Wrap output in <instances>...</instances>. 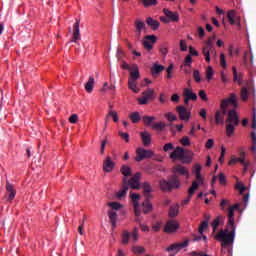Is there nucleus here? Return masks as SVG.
<instances>
[{
  "label": "nucleus",
  "instance_id": "nucleus-1",
  "mask_svg": "<svg viewBox=\"0 0 256 256\" xmlns=\"http://www.w3.org/2000/svg\"><path fill=\"white\" fill-rule=\"evenodd\" d=\"M235 231H237V226H235V210L234 208L228 207V224L225 230L221 229L215 236L217 241H221L222 247H227L233 245L235 241Z\"/></svg>",
  "mask_w": 256,
  "mask_h": 256
},
{
  "label": "nucleus",
  "instance_id": "nucleus-2",
  "mask_svg": "<svg viewBox=\"0 0 256 256\" xmlns=\"http://www.w3.org/2000/svg\"><path fill=\"white\" fill-rule=\"evenodd\" d=\"M173 175L168 178L160 180L159 185L161 191H173V189H179L181 187V181H179V176L187 177L189 179V170L181 164H176L172 168Z\"/></svg>",
  "mask_w": 256,
  "mask_h": 256
},
{
  "label": "nucleus",
  "instance_id": "nucleus-3",
  "mask_svg": "<svg viewBox=\"0 0 256 256\" xmlns=\"http://www.w3.org/2000/svg\"><path fill=\"white\" fill-rule=\"evenodd\" d=\"M226 135L227 137H233L235 133V127H239V114L236 109H229L226 117Z\"/></svg>",
  "mask_w": 256,
  "mask_h": 256
},
{
  "label": "nucleus",
  "instance_id": "nucleus-4",
  "mask_svg": "<svg viewBox=\"0 0 256 256\" xmlns=\"http://www.w3.org/2000/svg\"><path fill=\"white\" fill-rule=\"evenodd\" d=\"M215 37V35L213 37H209L202 49V54L204 55L207 63H211V54L214 55V57L217 56V51H215V46L213 45V43H215Z\"/></svg>",
  "mask_w": 256,
  "mask_h": 256
},
{
  "label": "nucleus",
  "instance_id": "nucleus-5",
  "mask_svg": "<svg viewBox=\"0 0 256 256\" xmlns=\"http://www.w3.org/2000/svg\"><path fill=\"white\" fill-rule=\"evenodd\" d=\"M153 155H155V152H153V150H147L143 147H140L136 150L135 161H137V163H140V161H143L144 159H151Z\"/></svg>",
  "mask_w": 256,
  "mask_h": 256
},
{
  "label": "nucleus",
  "instance_id": "nucleus-6",
  "mask_svg": "<svg viewBox=\"0 0 256 256\" xmlns=\"http://www.w3.org/2000/svg\"><path fill=\"white\" fill-rule=\"evenodd\" d=\"M227 105V102L222 101L220 104V110H217L215 113V121H216V125H219V123H221V125H223V123H225V115H227V109L225 108Z\"/></svg>",
  "mask_w": 256,
  "mask_h": 256
},
{
  "label": "nucleus",
  "instance_id": "nucleus-7",
  "mask_svg": "<svg viewBox=\"0 0 256 256\" xmlns=\"http://www.w3.org/2000/svg\"><path fill=\"white\" fill-rule=\"evenodd\" d=\"M130 198L132 199V203L134 205V213L137 217L136 221L139 223V217L141 215V210H139V200L141 199V195L131 192Z\"/></svg>",
  "mask_w": 256,
  "mask_h": 256
},
{
  "label": "nucleus",
  "instance_id": "nucleus-8",
  "mask_svg": "<svg viewBox=\"0 0 256 256\" xmlns=\"http://www.w3.org/2000/svg\"><path fill=\"white\" fill-rule=\"evenodd\" d=\"M141 181V173L137 172L130 180H127L128 188L131 187V189H141V184L139 183Z\"/></svg>",
  "mask_w": 256,
  "mask_h": 256
},
{
  "label": "nucleus",
  "instance_id": "nucleus-9",
  "mask_svg": "<svg viewBox=\"0 0 256 256\" xmlns=\"http://www.w3.org/2000/svg\"><path fill=\"white\" fill-rule=\"evenodd\" d=\"M156 42L157 37L155 35H147L142 41L144 49H146V51H151V49H153V45H155Z\"/></svg>",
  "mask_w": 256,
  "mask_h": 256
},
{
  "label": "nucleus",
  "instance_id": "nucleus-10",
  "mask_svg": "<svg viewBox=\"0 0 256 256\" xmlns=\"http://www.w3.org/2000/svg\"><path fill=\"white\" fill-rule=\"evenodd\" d=\"M176 111L181 119V121H189L191 119V112H188V110L185 108V106L180 105L176 107Z\"/></svg>",
  "mask_w": 256,
  "mask_h": 256
},
{
  "label": "nucleus",
  "instance_id": "nucleus-11",
  "mask_svg": "<svg viewBox=\"0 0 256 256\" xmlns=\"http://www.w3.org/2000/svg\"><path fill=\"white\" fill-rule=\"evenodd\" d=\"M198 189H199V183L197 182V180H195L192 182L191 187L188 189V198L182 202V205H187L189 201H191V197L195 195V191H197Z\"/></svg>",
  "mask_w": 256,
  "mask_h": 256
},
{
  "label": "nucleus",
  "instance_id": "nucleus-12",
  "mask_svg": "<svg viewBox=\"0 0 256 256\" xmlns=\"http://www.w3.org/2000/svg\"><path fill=\"white\" fill-rule=\"evenodd\" d=\"M222 101L226 102V106L225 109H227L229 111V105H232V109H237V107H239V103L237 101V95H235V93H231L230 97L227 99H224Z\"/></svg>",
  "mask_w": 256,
  "mask_h": 256
},
{
  "label": "nucleus",
  "instance_id": "nucleus-13",
  "mask_svg": "<svg viewBox=\"0 0 256 256\" xmlns=\"http://www.w3.org/2000/svg\"><path fill=\"white\" fill-rule=\"evenodd\" d=\"M178 229L179 223L177 220H169L164 227L165 233H175Z\"/></svg>",
  "mask_w": 256,
  "mask_h": 256
},
{
  "label": "nucleus",
  "instance_id": "nucleus-14",
  "mask_svg": "<svg viewBox=\"0 0 256 256\" xmlns=\"http://www.w3.org/2000/svg\"><path fill=\"white\" fill-rule=\"evenodd\" d=\"M185 247H189V240H185L182 243L172 244L170 247L166 249V251H176V253H179V251L181 249H185Z\"/></svg>",
  "mask_w": 256,
  "mask_h": 256
},
{
  "label": "nucleus",
  "instance_id": "nucleus-15",
  "mask_svg": "<svg viewBox=\"0 0 256 256\" xmlns=\"http://www.w3.org/2000/svg\"><path fill=\"white\" fill-rule=\"evenodd\" d=\"M114 168H115V162L111 160L110 156H107L103 163V169L105 173H111V171H113Z\"/></svg>",
  "mask_w": 256,
  "mask_h": 256
},
{
  "label": "nucleus",
  "instance_id": "nucleus-16",
  "mask_svg": "<svg viewBox=\"0 0 256 256\" xmlns=\"http://www.w3.org/2000/svg\"><path fill=\"white\" fill-rule=\"evenodd\" d=\"M6 191L8 193V201L11 203L15 199V195H17V191L9 181L6 182Z\"/></svg>",
  "mask_w": 256,
  "mask_h": 256
},
{
  "label": "nucleus",
  "instance_id": "nucleus-17",
  "mask_svg": "<svg viewBox=\"0 0 256 256\" xmlns=\"http://www.w3.org/2000/svg\"><path fill=\"white\" fill-rule=\"evenodd\" d=\"M163 13L164 15L168 18V21H173V22H177L179 21V13L177 12H173L167 8L163 9Z\"/></svg>",
  "mask_w": 256,
  "mask_h": 256
},
{
  "label": "nucleus",
  "instance_id": "nucleus-18",
  "mask_svg": "<svg viewBox=\"0 0 256 256\" xmlns=\"http://www.w3.org/2000/svg\"><path fill=\"white\" fill-rule=\"evenodd\" d=\"M140 137L142 139V144L144 145V147L151 146V134L149 132H140Z\"/></svg>",
  "mask_w": 256,
  "mask_h": 256
},
{
  "label": "nucleus",
  "instance_id": "nucleus-19",
  "mask_svg": "<svg viewBox=\"0 0 256 256\" xmlns=\"http://www.w3.org/2000/svg\"><path fill=\"white\" fill-rule=\"evenodd\" d=\"M181 163L189 164L193 161V151L191 150H184L181 158Z\"/></svg>",
  "mask_w": 256,
  "mask_h": 256
},
{
  "label": "nucleus",
  "instance_id": "nucleus-20",
  "mask_svg": "<svg viewBox=\"0 0 256 256\" xmlns=\"http://www.w3.org/2000/svg\"><path fill=\"white\" fill-rule=\"evenodd\" d=\"M142 189L145 199H151V193H153V188L151 187V184L149 182H144Z\"/></svg>",
  "mask_w": 256,
  "mask_h": 256
},
{
  "label": "nucleus",
  "instance_id": "nucleus-21",
  "mask_svg": "<svg viewBox=\"0 0 256 256\" xmlns=\"http://www.w3.org/2000/svg\"><path fill=\"white\" fill-rule=\"evenodd\" d=\"M128 191H129V184H127V178H123V186L121 190L117 192L118 199H122V197H125Z\"/></svg>",
  "mask_w": 256,
  "mask_h": 256
},
{
  "label": "nucleus",
  "instance_id": "nucleus-22",
  "mask_svg": "<svg viewBox=\"0 0 256 256\" xmlns=\"http://www.w3.org/2000/svg\"><path fill=\"white\" fill-rule=\"evenodd\" d=\"M185 149H183L181 146H178L175 148V150L170 154V159H182L183 157V152Z\"/></svg>",
  "mask_w": 256,
  "mask_h": 256
},
{
  "label": "nucleus",
  "instance_id": "nucleus-23",
  "mask_svg": "<svg viewBox=\"0 0 256 256\" xmlns=\"http://www.w3.org/2000/svg\"><path fill=\"white\" fill-rule=\"evenodd\" d=\"M182 96L186 97L190 101H197V94L189 88H184Z\"/></svg>",
  "mask_w": 256,
  "mask_h": 256
},
{
  "label": "nucleus",
  "instance_id": "nucleus-24",
  "mask_svg": "<svg viewBox=\"0 0 256 256\" xmlns=\"http://www.w3.org/2000/svg\"><path fill=\"white\" fill-rule=\"evenodd\" d=\"M223 223H225L224 216L219 215L216 219H214L211 223L213 233H215V231H217V227H219V225H223Z\"/></svg>",
  "mask_w": 256,
  "mask_h": 256
},
{
  "label": "nucleus",
  "instance_id": "nucleus-25",
  "mask_svg": "<svg viewBox=\"0 0 256 256\" xmlns=\"http://www.w3.org/2000/svg\"><path fill=\"white\" fill-rule=\"evenodd\" d=\"M139 77H141V75L139 74V66H137V64H133L132 70H130V78L129 79L137 81V79H139Z\"/></svg>",
  "mask_w": 256,
  "mask_h": 256
},
{
  "label": "nucleus",
  "instance_id": "nucleus-26",
  "mask_svg": "<svg viewBox=\"0 0 256 256\" xmlns=\"http://www.w3.org/2000/svg\"><path fill=\"white\" fill-rule=\"evenodd\" d=\"M164 70H165V66L159 65V64H154L151 67L152 77H158L159 73L163 72Z\"/></svg>",
  "mask_w": 256,
  "mask_h": 256
},
{
  "label": "nucleus",
  "instance_id": "nucleus-27",
  "mask_svg": "<svg viewBox=\"0 0 256 256\" xmlns=\"http://www.w3.org/2000/svg\"><path fill=\"white\" fill-rule=\"evenodd\" d=\"M146 23L147 25H149L150 29H152L153 31H157V29H159V27L161 26V23H159V21L154 20L151 17H148L146 19Z\"/></svg>",
  "mask_w": 256,
  "mask_h": 256
},
{
  "label": "nucleus",
  "instance_id": "nucleus-28",
  "mask_svg": "<svg viewBox=\"0 0 256 256\" xmlns=\"http://www.w3.org/2000/svg\"><path fill=\"white\" fill-rule=\"evenodd\" d=\"M80 39H81V34L79 33V21H77L74 24L72 41L74 43H77Z\"/></svg>",
  "mask_w": 256,
  "mask_h": 256
},
{
  "label": "nucleus",
  "instance_id": "nucleus-29",
  "mask_svg": "<svg viewBox=\"0 0 256 256\" xmlns=\"http://www.w3.org/2000/svg\"><path fill=\"white\" fill-rule=\"evenodd\" d=\"M95 86V78L90 76L88 82L85 83V90L87 93H93V87Z\"/></svg>",
  "mask_w": 256,
  "mask_h": 256
},
{
  "label": "nucleus",
  "instance_id": "nucleus-30",
  "mask_svg": "<svg viewBox=\"0 0 256 256\" xmlns=\"http://www.w3.org/2000/svg\"><path fill=\"white\" fill-rule=\"evenodd\" d=\"M108 216L110 219V223H112V229H115L117 227V212L114 210L108 211Z\"/></svg>",
  "mask_w": 256,
  "mask_h": 256
},
{
  "label": "nucleus",
  "instance_id": "nucleus-31",
  "mask_svg": "<svg viewBox=\"0 0 256 256\" xmlns=\"http://www.w3.org/2000/svg\"><path fill=\"white\" fill-rule=\"evenodd\" d=\"M220 207L222 211H225V207H229L230 209H234V211H237L239 209V204H235L234 206H231L227 200L223 199L220 203Z\"/></svg>",
  "mask_w": 256,
  "mask_h": 256
},
{
  "label": "nucleus",
  "instance_id": "nucleus-32",
  "mask_svg": "<svg viewBox=\"0 0 256 256\" xmlns=\"http://www.w3.org/2000/svg\"><path fill=\"white\" fill-rule=\"evenodd\" d=\"M227 18L230 25H235V20L237 19V12H235V10L228 11Z\"/></svg>",
  "mask_w": 256,
  "mask_h": 256
},
{
  "label": "nucleus",
  "instance_id": "nucleus-33",
  "mask_svg": "<svg viewBox=\"0 0 256 256\" xmlns=\"http://www.w3.org/2000/svg\"><path fill=\"white\" fill-rule=\"evenodd\" d=\"M151 198H145V200L143 201L142 205L144 207V213H149V211H151V209H153V204H151V201L149 200Z\"/></svg>",
  "mask_w": 256,
  "mask_h": 256
},
{
  "label": "nucleus",
  "instance_id": "nucleus-34",
  "mask_svg": "<svg viewBox=\"0 0 256 256\" xmlns=\"http://www.w3.org/2000/svg\"><path fill=\"white\" fill-rule=\"evenodd\" d=\"M166 127H167V124L165 122H157L152 125V129L154 131H159V132L164 131Z\"/></svg>",
  "mask_w": 256,
  "mask_h": 256
},
{
  "label": "nucleus",
  "instance_id": "nucleus-35",
  "mask_svg": "<svg viewBox=\"0 0 256 256\" xmlns=\"http://www.w3.org/2000/svg\"><path fill=\"white\" fill-rule=\"evenodd\" d=\"M120 172L122 175H124V179H127V177H131V167L127 165H122L120 168Z\"/></svg>",
  "mask_w": 256,
  "mask_h": 256
},
{
  "label": "nucleus",
  "instance_id": "nucleus-36",
  "mask_svg": "<svg viewBox=\"0 0 256 256\" xmlns=\"http://www.w3.org/2000/svg\"><path fill=\"white\" fill-rule=\"evenodd\" d=\"M128 87L133 91L134 93H139V88H137V80L128 79Z\"/></svg>",
  "mask_w": 256,
  "mask_h": 256
},
{
  "label": "nucleus",
  "instance_id": "nucleus-37",
  "mask_svg": "<svg viewBox=\"0 0 256 256\" xmlns=\"http://www.w3.org/2000/svg\"><path fill=\"white\" fill-rule=\"evenodd\" d=\"M169 217H177L179 215V205L171 206L168 212Z\"/></svg>",
  "mask_w": 256,
  "mask_h": 256
},
{
  "label": "nucleus",
  "instance_id": "nucleus-38",
  "mask_svg": "<svg viewBox=\"0 0 256 256\" xmlns=\"http://www.w3.org/2000/svg\"><path fill=\"white\" fill-rule=\"evenodd\" d=\"M129 119L132 121V123L137 124L139 123V121H141V115L139 114V112H132L129 115Z\"/></svg>",
  "mask_w": 256,
  "mask_h": 256
},
{
  "label": "nucleus",
  "instance_id": "nucleus-39",
  "mask_svg": "<svg viewBox=\"0 0 256 256\" xmlns=\"http://www.w3.org/2000/svg\"><path fill=\"white\" fill-rule=\"evenodd\" d=\"M143 96L147 97V99H155V90L148 88L142 93Z\"/></svg>",
  "mask_w": 256,
  "mask_h": 256
},
{
  "label": "nucleus",
  "instance_id": "nucleus-40",
  "mask_svg": "<svg viewBox=\"0 0 256 256\" xmlns=\"http://www.w3.org/2000/svg\"><path fill=\"white\" fill-rule=\"evenodd\" d=\"M240 97L242 101H247V99H249V90H247L246 87H242L240 91Z\"/></svg>",
  "mask_w": 256,
  "mask_h": 256
},
{
  "label": "nucleus",
  "instance_id": "nucleus-41",
  "mask_svg": "<svg viewBox=\"0 0 256 256\" xmlns=\"http://www.w3.org/2000/svg\"><path fill=\"white\" fill-rule=\"evenodd\" d=\"M109 117H112L115 123L119 121V116H117L116 112L110 110L106 118V123H105L106 126H107V122L109 121Z\"/></svg>",
  "mask_w": 256,
  "mask_h": 256
},
{
  "label": "nucleus",
  "instance_id": "nucleus-42",
  "mask_svg": "<svg viewBox=\"0 0 256 256\" xmlns=\"http://www.w3.org/2000/svg\"><path fill=\"white\" fill-rule=\"evenodd\" d=\"M134 26L136 28V31H143L145 30V22L141 20H136L134 23Z\"/></svg>",
  "mask_w": 256,
  "mask_h": 256
},
{
  "label": "nucleus",
  "instance_id": "nucleus-43",
  "mask_svg": "<svg viewBox=\"0 0 256 256\" xmlns=\"http://www.w3.org/2000/svg\"><path fill=\"white\" fill-rule=\"evenodd\" d=\"M132 251L134 255H143V253H145V248H143V246H134Z\"/></svg>",
  "mask_w": 256,
  "mask_h": 256
},
{
  "label": "nucleus",
  "instance_id": "nucleus-44",
  "mask_svg": "<svg viewBox=\"0 0 256 256\" xmlns=\"http://www.w3.org/2000/svg\"><path fill=\"white\" fill-rule=\"evenodd\" d=\"M142 3L144 7H155L157 3H159L157 0H142Z\"/></svg>",
  "mask_w": 256,
  "mask_h": 256
},
{
  "label": "nucleus",
  "instance_id": "nucleus-45",
  "mask_svg": "<svg viewBox=\"0 0 256 256\" xmlns=\"http://www.w3.org/2000/svg\"><path fill=\"white\" fill-rule=\"evenodd\" d=\"M142 121L145 123V125H147L149 127L151 125V123H153V121H155V117L154 116H143Z\"/></svg>",
  "mask_w": 256,
  "mask_h": 256
},
{
  "label": "nucleus",
  "instance_id": "nucleus-46",
  "mask_svg": "<svg viewBox=\"0 0 256 256\" xmlns=\"http://www.w3.org/2000/svg\"><path fill=\"white\" fill-rule=\"evenodd\" d=\"M164 117L170 122L173 123V121H177V116L173 114V112H169L164 114Z\"/></svg>",
  "mask_w": 256,
  "mask_h": 256
},
{
  "label": "nucleus",
  "instance_id": "nucleus-47",
  "mask_svg": "<svg viewBox=\"0 0 256 256\" xmlns=\"http://www.w3.org/2000/svg\"><path fill=\"white\" fill-rule=\"evenodd\" d=\"M131 238V234L127 231H124L123 232V235H122V243L123 245H127V243H129V239Z\"/></svg>",
  "mask_w": 256,
  "mask_h": 256
},
{
  "label": "nucleus",
  "instance_id": "nucleus-48",
  "mask_svg": "<svg viewBox=\"0 0 256 256\" xmlns=\"http://www.w3.org/2000/svg\"><path fill=\"white\" fill-rule=\"evenodd\" d=\"M234 81H238L239 85H241V74H237V68L235 66L232 67Z\"/></svg>",
  "mask_w": 256,
  "mask_h": 256
},
{
  "label": "nucleus",
  "instance_id": "nucleus-49",
  "mask_svg": "<svg viewBox=\"0 0 256 256\" xmlns=\"http://www.w3.org/2000/svg\"><path fill=\"white\" fill-rule=\"evenodd\" d=\"M209 227V222L207 221H203L201 222L200 226H199V233L200 235H203V232L205 231V229H207Z\"/></svg>",
  "mask_w": 256,
  "mask_h": 256
},
{
  "label": "nucleus",
  "instance_id": "nucleus-50",
  "mask_svg": "<svg viewBox=\"0 0 256 256\" xmlns=\"http://www.w3.org/2000/svg\"><path fill=\"white\" fill-rule=\"evenodd\" d=\"M180 143L184 147H189V145H191V140H189V136H184L181 138Z\"/></svg>",
  "mask_w": 256,
  "mask_h": 256
},
{
  "label": "nucleus",
  "instance_id": "nucleus-51",
  "mask_svg": "<svg viewBox=\"0 0 256 256\" xmlns=\"http://www.w3.org/2000/svg\"><path fill=\"white\" fill-rule=\"evenodd\" d=\"M206 79L207 81H211L213 79V67L209 66L206 70Z\"/></svg>",
  "mask_w": 256,
  "mask_h": 256
},
{
  "label": "nucleus",
  "instance_id": "nucleus-52",
  "mask_svg": "<svg viewBox=\"0 0 256 256\" xmlns=\"http://www.w3.org/2000/svg\"><path fill=\"white\" fill-rule=\"evenodd\" d=\"M218 181H219L220 185H226L227 178L225 177V174H223V172H220V174L218 176Z\"/></svg>",
  "mask_w": 256,
  "mask_h": 256
},
{
  "label": "nucleus",
  "instance_id": "nucleus-53",
  "mask_svg": "<svg viewBox=\"0 0 256 256\" xmlns=\"http://www.w3.org/2000/svg\"><path fill=\"white\" fill-rule=\"evenodd\" d=\"M108 205L115 211H119V209L121 208V203H119V202H110V203H108Z\"/></svg>",
  "mask_w": 256,
  "mask_h": 256
},
{
  "label": "nucleus",
  "instance_id": "nucleus-54",
  "mask_svg": "<svg viewBox=\"0 0 256 256\" xmlns=\"http://www.w3.org/2000/svg\"><path fill=\"white\" fill-rule=\"evenodd\" d=\"M193 78L196 81V83H201V73H199V70H194Z\"/></svg>",
  "mask_w": 256,
  "mask_h": 256
},
{
  "label": "nucleus",
  "instance_id": "nucleus-55",
  "mask_svg": "<svg viewBox=\"0 0 256 256\" xmlns=\"http://www.w3.org/2000/svg\"><path fill=\"white\" fill-rule=\"evenodd\" d=\"M191 63H193V58L191 57V55H187L184 59V65L186 67H191Z\"/></svg>",
  "mask_w": 256,
  "mask_h": 256
},
{
  "label": "nucleus",
  "instance_id": "nucleus-56",
  "mask_svg": "<svg viewBox=\"0 0 256 256\" xmlns=\"http://www.w3.org/2000/svg\"><path fill=\"white\" fill-rule=\"evenodd\" d=\"M118 135H119V137L124 139L126 141V143H129V133L119 131Z\"/></svg>",
  "mask_w": 256,
  "mask_h": 256
},
{
  "label": "nucleus",
  "instance_id": "nucleus-57",
  "mask_svg": "<svg viewBox=\"0 0 256 256\" xmlns=\"http://www.w3.org/2000/svg\"><path fill=\"white\" fill-rule=\"evenodd\" d=\"M220 65L223 67V69L227 68V62L225 61V54H220Z\"/></svg>",
  "mask_w": 256,
  "mask_h": 256
},
{
  "label": "nucleus",
  "instance_id": "nucleus-58",
  "mask_svg": "<svg viewBox=\"0 0 256 256\" xmlns=\"http://www.w3.org/2000/svg\"><path fill=\"white\" fill-rule=\"evenodd\" d=\"M214 145H215V140L210 138L207 140L205 147H206V149H213Z\"/></svg>",
  "mask_w": 256,
  "mask_h": 256
},
{
  "label": "nucleus",
  "instance_id": "nucleus-59",
  "mask_svg": "<svg viewBox=\"0 0 256 256\" xmlns=\"http://www.w3.org/2000/svg\"><path fill=\"white\" fill-rule=\"evenodd\" d=\"M249 59V52L245 51L243 55V64L245 67H249V62L247 61Z\"/></svg>",
  "mask_w": 256,
  "mask_h": 256
},
{
  "label": "nucleus",
  "instance_id": "nucleus-60",
  "mask_svg": "<svg viewBox=\"0 0 256 256\" xmlns=\"http://www.w3.org/2000/svg\"><path fill=\"white\" fill-rule=\"evenodd\" d=\"M164 151H173V149H175V146L173 145V143H167L164 145L163 147Z\"/></svg>",
  "mask_w": 256,
  "mask_h": 256
},
{
  "label": "nucleus",
  "instance_id": "nucleus-61",
  "mask_svg": "<svg viewBox=\"0 0 256 256\" xmlns=\"http://www.w3.org/2000/svg\"><path fill=\"white\" fill-rule=\"evenodd\" d=\"M79 119V116H77V114H72L69 118V122L72 123L73 125H75V123H77Z\"/></svg>",
  "mask_w": 256,
  "mask_h": 256
},
{
  "label": "nucleus",
  "instance_id": "nucleus-62",
  "mask_svg": "<svg viewBox=\"0 0 256 256\" xmlns=\"http://www.w3.org/2000/svg\"><path fill=\"white\" fill-rule=\"evenodd\" d=\"M180 99L181 97L179 96V94H173L170 98V101H172V103H179Z\"/></svg>",
  "mask_w": 256,
  "mask_h": 256
},
{
  "label": "nucleus",
  "instance_id": "nucleus-63",
  "mask_svg": "<svg viewBox=\"0 0 256 256\" xmlns=\"http://www.w3.org/2000/svg\"><path fill=\"white\" fill-rule=\"evenodd\" d=\"M236 189H239L240 193H245V186H243V183L237 182L236 183Z\"/></svg>",
  "mask_w": 256,
  "mask_h": 256
},
{
  "label": "nucleus",
  "instance_id": "nucleus-64",
  "mask_svg": "<svg viewBox=\"0 0 256 256\" xmlns=\"http://www.w3.org/2000/svg\"><path fill=\"white\" fill-rule=\"evenodd\" d=\"M138 102L140 105H147V103H149V99L147 97L143 96L138 99Z\"/></svg>",
  "mask_w": 256,
  "mask_h": 256
}]
</instances>
